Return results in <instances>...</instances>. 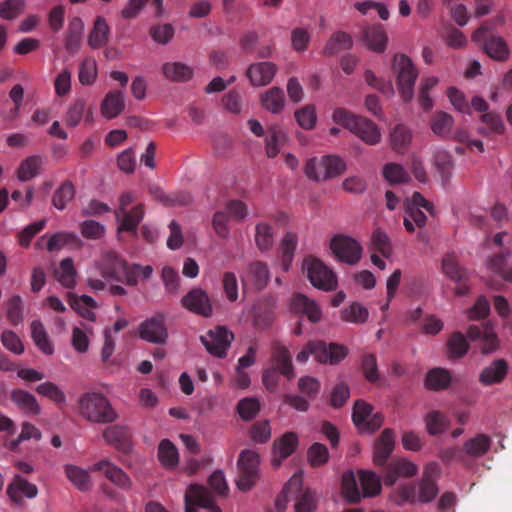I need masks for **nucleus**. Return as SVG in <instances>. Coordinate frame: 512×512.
Returning <instances> with one entry per match:
<instances>
[{
  "label": "nucleus",
  "instance_id": "f257e3e1",
  "mask_svg": "<svg viewBox=\"0 0 512 512\" xmlns=\"http://www.w3.org/2000/svg\"><path fill=\"white\" fill-rule=\"evenodd\" d=\"M98 269L106 280H115L129 286H136L139 278L147 280L153 273L149 265L128 264L120 255L114 251H104L98 261Z\"/></svg>",
  "mask_w": 512,
  "mask_h": 512
},
{
  "label": "nucleus",
  "instance_id": "f03ea898",
  "mask_svg": "<svg viewBox=\"0 0 512 512\" xmlns=\"http://www.w3.org/2000/svg\"><path fill=\"white\" fill-rule=\"evenodd\" d=\"M78 414L91 423L109 424L118 419V413L109 399L99 392H85L77 400Z\"/></svg>",
  "mask_w": 512,
  "mask_h": 512
},
{
  "label": "nucleus",
  "instance_id": "7ed1b4c3",
  "mask_svg": "<svg viewBox=\"0 0 512 512\" xmlns=\"http://www.w3.org/2000/svg\"><path fill=\"white\" fill-rule=\"evenodd\" d=\"M333 120L357 135L368 145H376L381 139L380 130L374 122L362 116H357L344 108H337L334 111Z\"/></svg>",
  "mask_w": 512,
  "mask_h": 512
},
{
  "label": "nucleus",
  "instance_id": "20e7f679",
  "mask_svg": "<svg viewBox=\"0 0 512 512\" xmlns=\"http://www.w3.org/2000/svg\"><path fill=\"white\" fill-rule=\"evenodd\" d=\"M391 72L399 93L412 96L419 71L412 59L404 53H395L391 58Z\"/></svg>",
  "mask_w": 512,
  "mask_h": 512
},
{
  "label": "nucleus",
  "instance_id": "39448f33",
  "mask_svg": "<svg viewBox=\"0 0 512 512\" xmlns=\"http://www.w3.org/2000/svg\"><path fill=\"white\" fill-rule=\"evenodd\" d=\"M311 354L320 363L334 365L347 356L348 349L336 343L327 344L323 341H311L297 354L296 359L298 362L304 363Z\"/></svg>",
  "mask_w": 512,
  "mask_h": 512
},
{
  "label": "nucleus",
  "instance_id": "423d86ee",
  "mask_svg": "<svg viewBox=\"0 0 512 512\" xmlns=\"http://www.w3.org/2000/svg\"><path fill=\"white\" fill-rule=\"evenodd\" d=\"M346 170L345 161L336 155L311 158L306 162L305 175L314 181H325L341 175Z\"/></svg>",
  "mask_w": 512,
  "mask_h": 512
},
{
  "label": "nucleus",
  "instance_id": "0eeeda50",
  "mask_svg": "<svg viewBox=\"0 0 512 512\" xmlns=\"http://www.w3.org/2000/svg\"><path fill=\"white\" fill-rule=\"evenodd\" d=\"M303 268L311 284L324 291H332L337 287V277L320 259L307 257L304 260Z\"/></svg>",
  "mask_w": 512,
  "mask_h": 512
},
{
  "label": "nucleus",
  "instance_id": "6e6552de",
  "mask_svg": "<svg viewBox=\"0 0 512 512\" xmlns=\"http://www.w3.org/2000/svg\"><path fill=\"white\" fill-rule=\"evenodd\" d=\"M259 464L257 452L246 449L240 453L237 462L239 476L236 484L241 491H248L255 485L259 477Z\"/></svg>",
  "mask_w": 512,
  "mask_h": 512
},
{
  "label": "nucleus",
  "instance_id": "1a4fd4ad",
  "mask_svg": "<svg viewBox=\"0 0 512 512\" xmlns=\"http://www.w3.org/2000/svg\"><path fill=\"white\" fill-rule=\"evenodd\" d=\"M165 321L166 317L162 312L145 319L138 327L139 337L149 343L166 344L169 334Z\"/></svg>",
  "mask_w": 512,
  "mask_h": 512
},
{
  "label": "nucleus",
  "instance_id": "9d476101",
  "mask_svg": "<svg viewBox=\"0 0 512 512\" xmlns=\"http://www.w3.org/2000/svg\"><path fill=\"white\" fill-rule=\"evenodd\" d=\"M441 475V467L437 462H430L424 467L422 477L416 486L417 501L420 503H429L433 501L439 493L437 481Z\"/></svg>",
  "mask_w": 512,
  "mask_h": 512
},
{
  "label": "nucleus",
  "instance_id": "9b49d317",
  "mask_svg": "<svg viewBox=\"0 0 512 512\" xmlns=\"http://www.w3.org/2000/svg\"><path fill=\"white\" fill-rule=\"evenodd\" d=\"M330 249L339 261L349 265L358 263L362 255L361 245L354 238L342 234L331 239Z\"/></svg>",
  "mask_w": 512,
  "mask_h": 512
},
{
  "label": "nucleus",
  "instance_id": "f8f14e48",
  "mask_svg": "<svg viewBox=\"0 0 512 512\" xmlns=\"http://www.w3.org/2000/svg\"><path fill=\"white\" fill-rule=\"evenodd\" d=\"M233 338L232 332L223 326H218L209 330L200 339L211 355L223 358L226 356L227 349L230 347Z\"/></svg>",
  "mask_w": 512,
  "mask_h": 512
},
{
  "label": "nucleus",
  "instance_id": "ddd939ff",
  "mask_svg": "<svg viewBox=\"0 0 512 512\" xmlns=\"http://www.w3.org/2000/svg\"><path fill=\"white\" fill-rule=\"evenodd\" d=\"M184 498L185 512H197L195 505L205 508L207 512H222L215 504L211 492L203 485L191 484Z\"/></svg>",
  "mask_w": 512,
  "mask_h": 512
},
{
  "label": "nucleus",
  "instance_id": "4468645a",
  "mask_svg": "<svg viewBox=\"0 0 512 512\" xmlns=\"http://www.w3.org/2000/svg\"><path fill=\"white\" fill-rule=\"evenodd\" d=\"M182 306L188 311L210 318L213 315V306L209 295L201 288L191 289L182 299Z\"/></svg>",
  "mask_w": 512,
  "mask_h": 512
},
{
  "label": "nucleus",
  "instance_id": "2eb2a0df",
  "mask_svg": "<svg viewBox=\"0 0 512 512\" xmlns=\"http://www.w3.org/2000/svg\"><path fill=\"white\" fill-rule=\"evenodd\" d=\"M103 439L118 451L128 454L132 450V433L128 426L112 425L103 431Z\"/></svg>",
  "mask_w": 512,
  "mask_h": 512
},
{
  "label": "nucleus",
  "instance_id": "dca6fc26",
  "mask_svg": "<svg viewBox=\"0 0 512 512\" xmlns=\"http://www.w3.org/2000/svg\"><path fill=\"white\" fill-rule=\"evenodd\" d=\"M467 335L470 340L480 342V348L483 354L492 353L498 348V337L492 326L488 323L481 326L470 325L467 330Z\"/></svg>",
  "mask_w": 512,
  "mask_h": 512
},
{
  "label": "nucleus",
  "instance_id": "f3484780",
  "mask_svg": "<svg viewBox=\"0 0 512 512\" xmlns=\"http://www.w3.org/2000/svg\"><path fill=\"white\" fill-rule=\"evenodd\" d=\"M269 277L270 273L266 263L254 261L241 275V281L244 289L250 286L256 290H262L266 287Z\"/></svg>",
  "mask_w": 512,
  "mask_h": 512
},
{
  "label": "nucleus",
  "instance_id": "a211bd4d",
  "mask_svg": "<svg viewBox=\"0 0 512 512\" xmlns=\"http://www.w3.org/2000/svg\"><path fill=\"white\" fill-rule=\"evenodd\" d=\"M277 71V65L272 62H256L248 67L246 76L252 86L262 87L273 80Z\"/></svg>",
  "mask_w": 512,
  "mask_h": 512
},
{
  "label": "nucleus",
  "instance_id": "6ab92c4d",
  "mask_svg": "<svg viewBox=\"0 0 512 512\" xmlns=\"http://www.w3.org/2000/svg\"><path fill=\"white\" fill-rule=\"evenodd\" d=\"M272 368L279 371L288 380L294 378V368L290 351L279 341H274L271 349Z\"/></svg>",
  "mask_w": 512,
  "mask_h": 512
},
{
  "label": "nucleus",
  "instance_id": "aec40b11",
  "mask_svg": "<svg viewBox=\"0 0 512 512\" xmlns=\"http://www.w3.org/2000/svg\"><path fill=\"white\" fill-rule=\"evenodd\" d=\"M10 400L17 409L25 415L37 416L41 413V406L36 397L24 389H12L10 392Z\"/></svg>",
  "mask_w": 512,
  "mask_h": 512
},
{
  "label": "nucleus",
  "instance_id": "412c9836",
  "mask_svg": "<svg viewBox=\"0 0 512 512\" xmlns=\"http://www.w3.org/2000/svg\"><path fill=\"white\" fill-rule=\"evenodd\" d=\"M93 470L102 472L107 479L121 489L128 490L132 486L130 477L118 466L108 460H101L94 464Z\"/></svg>",
  "mask_w": 512,
  "mask_h": 512
},
{
  "label": "nucleus",
  "instance_id": "4be33fe9",
  "mask_svg": "<svg viewBox=\"0 0 512 512\" xmlns=\"http://www.w3.org/2000/svg\"><path fill=\"white\" fill-rule=\"evenodd\" d=\"M395 444V434L390 428L382 431L374 445V463L378 466H384L389 459Z\"/></svg>",
  "mask_w": 512,
  "mask_h": 512
},
{
  "label": "nucleus",
  "instance_id": "5701e85b",
  "mask_svg": "<svg viewBox=\"0 0 512 512\" xmlns=\"http://www.w3.org/2000/svg\"><path fill=\"white\" fill-rule=\"evenodd\" d=\"M287 141V132L281 126L277 124L269 126L266 131V136L264 137L267 157L275 158Z\"/></svg>",
  "mask_w": 512,
  "mask_h": 512
},
{
  "label": "nucleus",
  "instance_id": "b1692460",
  "mask_svg": "<svg viewBox=\"0 0 512 512\" xmlns=\"http://www.w3.org/2000/svg\"><path fill=\"white\" fill-rule=\"evenodd\" d=\"M7 494L10 499L20 504L23 501V497L35 498L38 494V488L35 484L27 481L20 475H15L13 481L7 488Z\"/></svg>",
  "mask_w": 512,
  "mask_h": 512
},
{
  "label": "nucleus",
  "instance_id": "393cba45",
  "mask_svg": "<svg viewBox=\"0 0 512 512\" xmlns=\"http://www.w3.org/2000/svg\"><path fill=\"white\" fill-rule=\"evenodd\" d=\"M418 472V466L407 459H399L392 461L388 467L387 472L384 476V483L387 486L395 484L399 476L412 477Z\"/></svg>",
  "mask_w": 512,
  "mask_h": 512
},
{
  "label": "nucleus",
  "instance_id": "a878e982",
  "mask_svg": "<svg viewBox=\"0 0 512 512\" xmlns=\"http://www.w3.org/2000/svg\"><path fill=\"white\" fill-rule=\"evenodd\" d=\"M291 308L295 313L307 316L312 323L320 321L322 312L318 304L301 293L294 295L291 301Z\"/></svg>",
  "mask_w": 512,
  "mask_h": 512
},
{
  "label": "nucleus",
  "instance_id": "bb28decb",
  "mask_svg": "<svg viewBox=\"0 0 512 512\" xmlns=\"http://www.w3.org/2000/svg\"><path fill=\"white\" fill-rule=\"evenodd\" d=\"M162 73L171 81L186 82L193 78L194 68L181 61H171L162 65Z\"/></svg>",
  "mask_w": 512,
  "mask_h": 512
},
{
  "label": "nucleus",
  "instance_id": "cd10ccee",
  "mask_svg": "<svg viewBox=\"0 0 512 512\" xmlns=\"http://www.w3.org/2000/svg\"><path fill=\"white\" fill-rule=\"evenodd\" d=\"M508 371V364L504 359L494 360L489 366L485 367L480 375L479 381L484 385L500 383L504 380Z\"/></svg>",
  "mask_w": 512,
  "mask_h": 512
},
{
  "label": "nucleus",
  "instance_id": "c85d7f7f",
  "mask_svg": "<svg viewBox=\"0 0 512 512\" xmlns=\"http://www.w3.org/2000/svg\"><path fill=\"white\" fill-rule=\"evenodd\" d=\"M363 40L368 49L383 52L387 47L388 37L383 26L367 27L363 31Z\"/></svg>",
  "mask_w": 512,
  "mask_h": 512
},
{
  "label": "nucleus",
  "instance_id": "c756f323",
  "mask_svg": "<svg viewBox=\"0 0 512 512\" xmlns=\"http://www.w3.org/2000/svg\"><path fill=\"white\" fill-rule=\"evenodd\" d=\"M478 45H481L483 51L496 61H505L509 58L510 50L508 44L501 36H492L487 41L485 38Z\"/></svg>",
  "mask_w": 512,
  "mask_h": 512
},
{
  "label": "nucleus",
  "instance_id": "7c9ffc66",
  "mask_svg": "<svg viewBox=\"0 0 512 512\" xmlns=\"http://www.w3.org/2000/svg\"><path fill=\"white\" fill-rule=\"evenodd\" d=\"M54 276L64 288L73 289L77 283V271L73 259L70 257L62 259L59 267L54 272Z\"/></svg>",
  "mask_w": 512,
  "mask_h": 512
},
{
  "label": "nucleus",
  "instance_id": "2f4dec72",
  "mask_svg": "<svg viewBox=\"0 0 512 512\" xmlns=\"http://www.w3.org/2000/svg\"><path fill=\"white\" fill-rule=\"evenodd\" d=\"M298 446V437L294 432L285 433L280 439L274 442V454L280 459L274 460V465L279 466L282 459L289 457Z\"/></svg>",
  "mask_w": 512,
  "mask_h": 512
},
{
  "label": "nucleus",
  "instance_id": "473e14b6",
  "mask_svg": "<svg viewBox=\"0 0 512 512\" xmlns=\"http://www.w3.org/2000/svg\"><path fill=\"white\" fill-rule=\"evenodd\" d=\"M451 379V374L447 369L436 367L427 372L425 387L432 391L444 390L449 387Z\"/></svg>",
  "mask_w": 512,
  "mask_h": 512
},
{
  "label": "nucleus",
  "instance_id": "72a5a7b5",
  "mask_svg": "<svg viewBox=\"0 0 512 512\" xmlns=\"http://www.w3.org/2000/svg\"><path fill=\"white\" fill-rule=\"evenodd\" d=\"M353 46L351 36L345 32L338 31L331 35L327 41L323 52L325 55L334 56L342 51L349 50Z\"/></svg>",
  "mask_w": 512,
  "mask_h": 512
},
{
  "label": "nucleus",
  "instance_id": "f704fd0d",
  "mask_svg": "<svg viewBox=\"0 0 512 512\" xmlns=\"http://www.w3.org/2000/svg\"><path fill=\"white\" fill-rule=\"evenodd\" d=\"M110 28L103 16H98L93 28L89 34L88 44L91 48L97 49L104 46L108 42Z\"/></svg>",
  "mask_w": 512,
  "mask_h": 512
},
{
  "label": "nucleus",
  "instance_id": "c9c22d12",
  "mask_svg": "<svg viewBox=\"0 0 512 512\" xmlns=\"http://www.w3.org/2000/svg\"><path fill=\"white\" fill-rule=\"evenodd\" d=\"M81 246V240L72 232H58L53 234L47 242L49 252L59 251L64 247L78 248Z\"/></svg>",
  "mask_w": 512,
  "mask_h": 512
},
{
  "label": "nucleus",
  "instance_id": "e433bc0d",
  "mask_svg": "<svg viewBox=\"0 0 512 512\" xmlns=\"http://www.w3.org/2000/svg\"><path fill=\"white\" fill-rule=\"evenodd\" d=\"M144 205L137 204L130 211L125 210L121 215L119 223V231L135 232L139 223L144 217Z\"/></svg>",
  "mask_w": 512,
  "mask_h": 512
},
{
  "label": "nucleus",
  "instance_id": "4c0bfd02",
  "mask_svg": "<svg viewBox=\"0 0 512 512\" xmlns=\"http://www.w3.org/2000/svg\"><path fill=\"white\" fill-rule=\"evenodd\" d=\"M442 272L456 283H464L467 279L466 270L461 267L454 254L448 253L442 259Z\"/></svg>",
  "mask_w": 512,
  "mask_h": 512
},
{
  "label": "nucleus",
  "instance_id": "58836bf2",
  "mask_svg": "<svg viewBox=\"0 0 512 512\" xmlns=\"http://www.w3.org/2000/svg\"><path fill=\"white\" fill-rule=\"evenodd\" d=\"M298 237L293 232H287L281 240V266L283 271L287 272L290 269L293 261L294 253L297 247Z\"/></svg>",
  "mask_w": 512,
  "mask_h": 512
},
{
  "label": "nucleus",
  "instance_id": "ea45409f",
  "mask_svg": "<svg viewBox=\"0 0 512 512\" xmlns=\"http://www.w3.org/2000/svg\"><path fill=\"white\" fill-rule=\"evenodd\" d=\"M158 459L166 469H173L179 463V454L176 446L169 440L163 439L158 446Z\"/></svg>",
  "mask_w": 512,
  "mask_h": 512
},
{
  "label": "nucleus",
  "instance_id": "a19ab883",
  "mask_svg": "<svg viewBox=\"0 0 512 512\" xmlns=\"http://www.w3.org/2000/svg\"><path fill=\"white\" fill-rule=\"evenodd\" d=\"M506 23V16L503 12L497 13L493 18L488 21H484L480 24V26L472 33L471 40L472 42L479 44L487 38V35L496 29L497 27H502Z\"/></svg>",
  "mask_w": 512,
  "mask_h": 512
},
{
  "label": "nucleus",
  "instance_id": "79ce46f5",
  "mask_svg": "<svg viewBox=\"0 0 512 512\" xmlns=\"http://www.w3.org/2000/svg\"><path fill=\"white\" fill-rule=\"evenodd\" d=\"M369 311L361 303L354 301L340 311L342 321L353 324H363L368 320Z\"/></svg>",
  "mask_w": 512,
  "mask_h": 512
},
{
  "label": "nucleus",
  "instance_id": "37998d69",
  "mask_svg": "<svg viewBox=\"0 0 512 512\" xmlns=\"http://www.w3.org/2000/svg\"><path fill=\"white\" fill-rule=\"evenodd\" d=\"M31 336L35 345L46 355H51L54 352V346L49 339V336L39 320H34L31 323Z\"/></svg>",
  "mask_w": 512,
  "mask_h": 512
},
{
  "label": "nucleus",
  "instance_id": "c03bdc74",
  "mask_svg": "<svg viewBox=\"0 0 512 512\" xmlns=\"http://www.w3.org/2000/svg\"><path fill=\"white\" fill-rule=\"evenodd\" d=\"M490 446V437L486 434H478L464 443V450L469 456L481 457L489 451Z\"/></svg>",
  "mask_w": 512,
  "mask_h": 512
},
{
  "label": "nucleus",
  "instance_id": "a18cd8bd",
  "mask_svg": "<svg viewBox=\"0 0 512 512\" xmlns=\"http://www.w3.org/2000/svg\"><path fill=\"white\" fill-rule=\"evenodd\" d=\"M75 196V186L70 180L64 181L53 194L52 205L58 210H64Z\"/></svg>",
  "mask_w": 512,
  "mask_h": 512
},
{
  "label": "nucleus",
  "instance_id": "49530a36",
  "mask_svg": "<svg viewBox=\"0 0 512 512\" xmlns=\"http://www.w3.org/2000/svg\"><path fill=\"white\" fill-rule=\"evenodd\" d=\"M42 165V158L34 155L23 160L18 168L17 177L20 181L26 182L37 176Z\"/></svg>",
  "mask_w": 512,
  "mask_h": 512
},
{
  "label": "nucleus",
  "instance_id": "de8ad7c7",
  "mask_svg": "<svg viewBox=\"0 0 512 512\" xmlns=\"http://www.w3.org/2000/svg\"><path fill=\"white\" fill-rule=\"evenodd\" d=\"M302 479L301 476L294 475L285 484L282 492L275 500V507L278 512H284L288 503V497L291 493L297 492L301 489Z\"/></svg>",
  "mask_w": 512,
  "mask_h": 512
},
{
  "label": "nucleus",
  "instance_id": "09e8293b",
  "mask_svg": "<svg viewBox=\"0 0 512 512\" xmlns=\"http://www.w3.org/2000/svg\"><path fill=\"white\" fill-rule=\"evenodd\" d=\"M65 474L79 490L86 491L90 488V476L86 470L75 465H66Z\"/></svg>",
  "mask_w": 512,
  "mask_h": 512
},
{
  "label": "nucleus",
  "instance_id": "8fccbe9b",
  "mask_svg": "<svg viewBox=\"0 0 512 512\" xmlns=\"http://www.w3.org/2000/svg\"><path fill=\"white\" fill-rule=\"evenodd\" d=\"M411 138V132L406 126L396 125L390 135L392 148L399 153H403L410 144Z\"/></svg>",
  "mask_w": 512,
  "mask_h": 512
},
{
  "label": "nucleus",
  "instance_id": "3c124183",
  "mask_svg": "<svg viewBox=\"0 0 512 512\" xmlns=\"http://www.w3.org/2000/svg\"><path fill=\"white\" fill-rule=\"evenodd\" d=\"M255 243L261 251H268L273 247L274 234L273 229L269 224L259 223L256 225Z\"/></svg>",
  "mask_w": 512,
  "mask_h": 512
},
{
  "label": "nucleus",
  "instance_id": "603ef678",
  "mask_svg": "<svg viewBox=\"0 0 512 512\" xmlns=\"http://www.w3.org/2000/svg\"><path fill=\"white\" fill-rule=\"evenodd\" d=\"M359 481L362 486L363 496L372 497L380 493L381 483L379 477L371 471H360Z\"/></svg>",
  "mask_w": 512,
  "mask_h": 512
},
{
  "label": "nucleus",
  "instance_id": "864d4df0",
  "mask_svg": "<svg viewBox=\"0 0 512 512\" xmlns=\"http://www.w3.org/2000/svg\"><path fill=\"white\" fill-rule=\"evenodd\" d=\"M342 494L350 503H358L361 495L353 472H345L342 476Z\"/></svg>",
  "mask_w": 512,
  "mask_h": 512
},
{
  "label": "nucleus",
  "instance_id": "5fc2aeb1",
  "mask_svg": "<svg viewBox=\"0 0 512 512\" xmlns=\"http://www.w3.org/2000/svg\"><path fill=\"white\" fill-rule=\"evenodd\" d=\"M468 348L469 344L461 332H454L447 341V349L451 358L463 357Z\"/></svg>",
  "mask_w": 512,
  "mask_h": 512
},
{
  "label": "nucleus",
  "instance_id": "6e6d98bb",
  "mask_svg": "<svg viewBox=\"0 0 512 512\" xmlns=\"http://www.w3.org/2000/svg\"><path fill=\"white\" fill-rule=\"evenodd\" d=\"M453 123L454 121L451 115L440 111L434 115L431 121V129L436 135L445 137L450 134Z\"/></svg>",
  "mask_w": 512,
  "mask_h": 512
},
{
  "label": "nucleus",
  "instance_id": "4d7b16f0",
  "mask_svg": "<svg viewBox=\"0 0 512 512\" xmlns=\"http://www.w3.org/2000/svg\"><path fill=\"white\" fill-rule=\"evenodd\" d=\"M383 176L390 184L406 183L410 180L409 174L397 163L386 164L383 167Z\"/></svg>",
  "mask_w": 512,
  "mask_h": 512
},
{
  "label": "nucleus",
  "instance_id": "13d9d810",
  "mask_svg": "<svg viewBox=\"0 0 512 512\" xmlns=\"http://www.w3.org/2000/svg\"><path fill=\"white\" fill-rule=\"evenodd\" d=\"M25 0H4L0 3V17L4 20H14L24 11Z\"/></svg>",
  "mask_w": 512,
  "mask_h": 512
},
{
  "label": "nucleus",
  "instance_id": "bf43d9fd",
  "mask_svg": "<svg viewBox=\"0 0 512 512\" xmlns=\"http://www.w3.org/2000/svg\"><path fill=\"white\" fill-rule=\"evenodd\" d=\"M510 256L509 249H504L489 256L485 262L487 269L499 276L509 266L508 259Z\"/></svg>",
  "mask_w": 512,
  "mask_h": 512
},
{
  "label": "nucleus",
  "instance_id": "052dcab7",
  "mask_svg": "<svg viewBox=\"0 0 512 512\" xmlns=\"http://www.w3.org/2000/svg\"><path fill=\"white\" fill-rule=\"evenodd\" d=\"M35 390L38 394L47 397L56 404H64L66 401L64 392L53 382L47 381L41 383Z\"/></svg>",
  "mask_w": 512,
  "mask_h": 512
},
{
  "label": "nucleus",
  "instance_id": "680f3d73",
  "mask_svg": "<svg viewBox=\"0 0 512 512\" xmlns=\"http://www.w3.org/2000/svg\"><path fill=\"white\" fill-rule=\"evenodd\" d=\"M434 164L440 173L442 180L447 181L454 167L452 156L443 150L437 151L434 155Z\"/></svg>",
  "mask_w": 512,
  "mask_h": 512
},
{
  "label": "nucleus",
  "instance_id": "e2e57ef3",
  "mask_svg": "<svg viewBox=\"0 0 512 512\" xmlns=\"http://www.w3.org/2000/svg\"><path fill=\"white\" fill-rule=\"evenodd\" d=\"M393 501L396 505L402 506L405 503H417L416 485L409 483L402 485L396 489L393 496Z\"/></svg>",
  "mask_w": 512,
  "mask_h": 512
},
{
  "label": "nucleus",
  "instance_id": "0e129e2a",
  "mask_svg": "<svg viewBox=\"0 0 512 512\" xmlns=\"http://www.w3.org/2000/svg\"><path fill=\"white\" fill-rule=\"evenodd\" d=\"M483 127L479 129L482 134H502L504 132V123L501 117L494 113H486L481 116Z\"/></svg>",
  "mask_w": 512,
  "mask_h": 512
},
{
  "label": "nucleus",
  "instance_id": "69168bd1",
  "mask_svg": "<svg viewBox=\"0 0 512 512\" xmlns=\"http://www.w3.org/2000/svg\"><path fill=\"white\" fill-rule=\"evenodd\" d=\"M427 431L430 435H438L442 433L446 426V417L439 411H432L425 417Z\"/></svg>",
  "mask_w": 512,
  "mask_h": 512
},
{
  "label": "nucleus",
  "instance_id": "338daca9",
  "mask_svg": "<svg viewBox=\"0 0 512 512\" xmlns=\"http://www.w3.org/2000/svg\"><path fill=\"white\" fill-rule=\"evenodd\" d=\"M260 410V403L255 398H244L239 401L237 411L239 416L245 420H252Z\"/></svg>",
  "mask_w": 512,
  "mask_h": 512
},
{
  "label": "nucleus",
  "instance_id": "774afa93",
  "mask_svg": "<svg viewBox=\"0 0 512 512\" xmlns=\"http://www.w3.org/2000/svg\"><path fill=\"white\" fill-rule=\"evenodd\" d=\"M317 506L316 493L306 489L296 500V512H315Z\"/></svg>",
  "mask_w": 512,
  "mask_h": 512
}]
</instances>
